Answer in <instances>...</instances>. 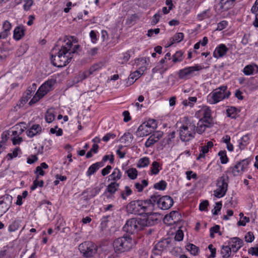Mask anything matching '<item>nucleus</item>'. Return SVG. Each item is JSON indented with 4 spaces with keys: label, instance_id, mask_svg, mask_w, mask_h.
<instances>
[{
    "label": "nucleus",
    "instance_id": "nucleus-1",
    "mask_svg": "<svg viewBox=\"0 0 258 258\" xmlns=\"http://www.w3.org/2000/svg\"><path fill=\"white\" fill-rule=\"evenodd\" d=\"M127 213L142 215L154 211V205L151 203V198L146 200H134L126 206Z\"/></svg>",
    "mask_w": 258,
    "mask_h": 258
},
{
    "label": "nucleus",
    "instance_id": "nucleus-2",
    "mask_svg": "<svg viewBox=\"0 0 258 258\" xmlns=\"http://www.w3.org/2000/svg\"><path fill=\"white\" fill-rule=\"evenodd\" d=\"M196 125L193 121H186L179 128V136L181 141L188 142L193 139L196 135Z\"/></svg>",
    "mask_w": 258,
    "mask_h": 258
},
{
    "label": "nucleus",
    "instance_id": "nucleus-3",
    "mask_svg": "<svg viewBox=\"0 0 258 258\" xmlns=\"http://www.w3.org/2000/svg\"><path fill=\"white\" fill-rule=\"evenodd\" d=\"M133 245L132 238L128 235L123 236L114 240L113 246L116 253H120L130 250Z\"/></svg>",
    "mask_w": 258,
    "mask_h": 258
},
{
    "label": "nucleus",
    "instance_id": "nucleus-4",
    "mask_svg": "<svg viewBox=\"0 0 258 258\" xmlns=\"http://www.w3.org/2000/svg\"><path fill=\"white\" fill-rule=\"evenodd\" d=\"M227 86H222L215 90L208 96V100L210 104H216L220 101L228 98L230 92L227 91Z\"/></svg>",
    "mask_w": 258,
    "mask_h": 258
},
{
    "label": "nucleus",
    "instance_id": "nucleus-5",
    "mask_svg": "<svg viewBox=\"0 0 258 258\" xmlns=\"http://www.w3.org/2000/svg\"><path fill=\"white\" fill-rule=\"evenodd\" d=\"M151 203L154 205V210L156 208V204L162 210H167L170 208L173 204V199L168 196H165L159 198V195H153L151 196Z\"/></svg>",
    "mask_w": 258,
    "mask_h": 258
},
{
    "label": "nucleus",
    "instance_id": "nucleus-6",
    "mask_svg": "<svg viewBox=\"0 0 258 258\" xmlns=\"http://www.w3.org/2000/svg\"><path fill=\"white\" fill-rule=\"evenodd\" d=\"M144 221L141 218H134L128 220L123 227L124 231L134 233L142 230L144 228Z\"/></svg>",
    "mask_w": 258,
    "mask_h": 258
},
{
    "label": "nucleus",
    "instance_id": "nucleus-7",
    "mask_svg": "<svg viewBox=\"0 0 258 258\" xmlns=\"http://www.w3.org/2000/svg\"><path fill=\"white\" fill-rule=\"evenodd\" d=\"M80 250L83 256L86 258L91 257L97 252V246L92 242L85 241L79 246Z\"/></svg>",
    "mask_w": 258,
    "mask_h": 258
},
{
    "label": "nucleus",
    "instance_id": "nucleus-8",
    "mask_svg": "<svg viewBox=\"0 0 258 258\" xmlns=\"http://www.w3.org/2000/svg\"><path fill=\"white\" fill-rule=\"evenodd\" d=\"M217 188L214 191V195L216 198L224 197L227 190L228 183L225 176H221L218 178L217 181Z\"/></svg>",
    "mask_w": 258,
    "mask_h": 258
},
{
    "label": "nucleus",
    "instance_id": "nucleus-9",
    "mask_svg": "<svg viewBox=\"0 0 258 258\" xmlns=\"http://www.w3.org/2000/svg\"><path fill=\"white\" fill-rule=\"evenodd\" d=\"M204 68V66L198 64L192 67L185 68L179 71L178 77L181 79L190 78L194 72L201 71Z\"/></svg>",
    "mask_w": 258,
    "mask_h": 258
},
{
    "label": "nucleus",
    "instance_id": "nucleus-10",
    "mask_svg": "<svg viewBox=\"0 0 258 258\" xmlns=\"http://www.w3.org/2000/svg\"><path fill=\"white\" fill-rule=\"evenodd\" d=\"M58 52L60 61H58V62L60 63V67L62 68L66 66L71 61L72 56H71V52L69 53L68 49L65 46H61Z\"/></svg>",
    "mask_w": 258,
    "mask_h": 258
},
{
    "label": "nucleus",
    "instance_id": "nucleus-11",
    "mask_svg": "<svg viewBox=\"0 0 258 258\" xmlns=\"http://www.w3.org/2000/svg\"><path fill=\"white\" fill-rule=\"evenodd\" d=\"M250 160L248 159H245L238 162L233 168L232 173L234 176H238L241 174L247 168Z\"/></svg>",
    "mask_w": 258,
    "mask_h": 258
},
{
    "label": "nucleus",
    "instance_id": "nucleus-12",
    "mask_svg": "<svg viewBox=\"0 0 258 258\" xmlns=\"http://www.w3.org/2000/svg\"><path fill=\"white\" fill-rule=\"evenodd\" d=\"M153 212L146 214L147 217L146 219H143L145 222L144 224V227L152 226L158 223L160 215L158 213Z\"/></svg>",
    "mask_w": 258,
    "mask_h": 258
},
{
    "label": "nucleus",
    "instance_id": "nucleus-13",
    "mask_svg": "<svg viewBox=\"0 0 258 258\" xmlns=\"http://www.w3.org/2000/svg\"><path fill=\"white\" fill-rule=\"evenodd\" d=\"M180 214L176 211H173L169 215H166L164 219V223L167 225H172L179 219Z\"/></svg>",
    "mask_w": 258,
    "mask_h": 258
},
{
    "label": "nucleus",
    "instance_id": "nucleus-14",
    "mask_svg": "<svg viewBox=\"0 0 258 258\" xmlns=\"http://www.w3.org/2000/svg\"><path fill=\"white\" fill-rule=\"evenodd\" d=\"M162 132H157L151 135L145 144L146 148H149L157 142L163 136Z\"/></svg>",
    "mask_w": 258,
    "mask_h": 258
},
{
    "label": "nucleus",
    "instance_id": "nucleus-15",
    "mask_svg": "<svg viewBox=\"0 0 258 258\" xmlns=\"http://www.w3.org/2000/svg\"><path fill=\"white\" fill-rule=\"evenodd\" d=\"M55 83V80H47L39 87L38 90V93L41 92V94H44V96L45 95L52 89Z\"/></svg>",
    "mask_w": 258,
    "mask_h": 258
},
{
    "label": "nucleus",
    "instance_id": "nucleus-16",
    "mask_svg": "<svg viewBox=\"0 0 258 258\" xmlns=\"http://www.w3.org/2000/svg\"><path fill=\"white\" fill-rule=\"evenodd\" d=\"M12 200V197L9 195H5L0 199V205H2L4 213H6L10 208Z\"/></svg>",
    "mask_w": 258,
    "mask_h": 258
},
{
    "label": "nucleus",
    "instance_id": "nucleus-17",
    "mask_svg": "<svg viewBox=\"0 0 258 258\" xmlns=\"http://www.w3.org/2000/svg\"><path fill=\"white\" fill-rule=\"evenodd\" d=\"M213 123L204 120V119H200L196 126V132H197L199 134L203 133L206 128L207 127H211L213 126Z\"/></svg>",
    "mask_w": 258,
    "mask_h": 258
},
{
    "label": "nucleus",
    "instance_id": "nucleus-18",
    "mask_svg": "<svg viewBox=\"0 0 258 258\" xmlns=\"http://www.w3.org/2000/svg\"><path fill=\"white\" fill-rule=\"evenodd\" d=\"M228 51V48L226 45L221 44L216 48L213 53V56L216 58L222 57L226 54Z\"/></svg>",
    "mask_w": 258,
    "mask_h": 258
},
{
    "label": "nucleus",
    "instance_id": "nucleus-19",
    "mask_svg": "<svg viewBox=\"0 0 258 258\" xmlns=\"http://www.w3.org/2000/svg\"><path fill=\"white\" fill-rule=\"evenodd\" d=\"M231 245L229 246L234 253L236 252L242 246L243 241L238 237H233L230 242Z\"/></svg>",
    "mask_w": 258,
    "mask_h": 258
},
{
    "label": "nucleus",
    "instance_id": "nucleus-20",
    "mask_svg": "<svg viewBox=\"0 0 258 258\" xmlns=\"http://www.w3.org/2000/svg\"><path fill=\"white\" fill-rule=\"evenodd\" d=\"M25 29L22 25L17 26L14 30L13 38L15 40L18 41L25 35Z\"/></svg>",
    "mask_w": 258,
    "mask_h": 258
},
{
    "label": "nucleus",
    "instance_id": "nucleus-21",
    "mask_svg": "<svg viewBox=\"0 0 258 258\" xmlns=\"http://www.w3.org/2000/svg\"><path fill=\"white\" fill-rule=\"evenodd\" d=\"M243 73L245 75L250 76L254 73H258V66L255 63H251L246 66L243 70Z\"/></svg>",
    "mask_w": 258,
    "mask_h": 258
},
{
    "label": "nucleus",
    "instance_id": "nucleus-22",
    "mask_svg": "<svg viewBox=\"0 0 258 258\" xmlns=\"http://www.w3.org/2000/svg\"><path fill=\"white\" fill-rule=\"evenodd\" d=\"M154 131H151L145 124L142 123L137 130V134L140 137H144L149 135Z\"/></svg>",
    "mask_w": 258,
    "mask_h": 258
},
{
    "label": "nucleus",
    "instance_id": "nucleus-23",
    "mask_svg": "<svg viewBox=\"0 0 258 258\" xmlns=\"http://www.w3.org/2000/svg\"><path fill=\"white\" fill-rule=\"evenodd\" d=\"M42 128L39 124L33 125L29 130L26 131L27 135L32 138L41 132Z\"/></svg>",
    "mask_w": 258,
    "mask_h": 258
},
{
    "label": "nucleus",
    "instance_id": "nucleus-24",
    "mask_svg": "<svg viewBox=\"0 0 258 258\" xmlns=\"http://www.w3.org/2000/svg\"><path fill=\"white\" fill-rule=\"evenodd\" d=\"M235 0H221L219 4L221 12L227 11L233 6Z\"/></svg>",
    "mask_w": 258,
    "mask_h": 258
},
{
    "label": "nucleus",
    "instance_id": "nucleus-25",
    "mask_svg": "<svg viewBox=\"0 0 258 258\" xmlns=\"http://www.w3.org/2000/svg\"><path fill=\"white\" fill-rule=\"evenodd\" d=\"M103 166L104 164L102 162H98L93 164L89 167L88 170L86 172L87 175L88 176H91L92 174H94L98 169H99V168Z\"/></svg>",
    "mask_w": 258,
    "mask_h": 258
},
{
    "label": "nucleus",
    "instance_id": "nucleus-26",
    "mask_svg": "<svg viewBox=\"0 0 258 258\" xmlns=\"http://www.w3.org/2000/svg\"><path fill=\"white\" fill-rule=\"evenodd\" d=\"M119 186V183L116 181H112L108 185L105 192H108L110 195H113L117 190Z\"/></svg>",
    "mask_w": 258,
    "mask_h": 258
},
{
    "label": "nucleus",
    "instance_id": "nucleus-27",
    "mask_svg": "<svg viewBox=\"0 0 258 258\" xmlns=\"http://www.w3.org/2000/svg\"><path fill=\"white\" fill-rule=\"evenodd\" d=\"M203 116L201 119H204V120L213 123V119L211 117V110L208 107H206L203 109Z\"/></svg>",
    "mask_w": 258,
    "mask_h": 258
},
{
    "label": "nucleus",
    "instance_id": "nucleus-28",
    "mask_svg": "<svg viewBox=\"0 0 258 258\" xmlns=\"http://www.w3.org/2000/svg\"><path fill=\"white\" fill-rule=\"evenodd\" d=\"M109 179L113 181H116L120 179L121 177V173L119 169L116 168L114 169L113 172L109 176Z\"/></svg>",
    "mask_w": 258,
    "mask_h": 258
},
{
    "label": "nucleus",
    "instance_id": "nucleus-29",
    "mask_svg": "<svg viewBox=\"0 0 258 258\" xmlns=\"http://www.w3.org/2000/svg\"><path fill=\"white\" fill-rule=\"evenodd\" d=\"M213 143L212 141L208 142V143H207V145L202 147L201 152L202 153L199 155L197 159H199L200 158L205 157V154L208 153L209 149L213 147Z\"/></svg>",
    "mask_w": 258,
    "mask_h": 258
},
{
    "label": "nucleus",
    "instance_id": "nucleus-30",
    "mask_svg": "<svg viewBox=\"0 0 258 258\" xmlns=\"http://www.w3.org/2000/svg\"><path fill=\"white\" fill-rule=\"evenodd\" d=\"M11 28L12 25L9 21L6 20L4 22L3 25V28L4 31L2 32L4 34V38H6L8 36Z\"/></svg>",
    "mask_w": 258,
    "mask_h": 258
},
{
    "label": "nucleus",
    "instance_id": "nucleus-31",
    "mask_svg": "<svg viewBox=\"0 0 258 258\" xmlns=\"http://www.w3.org/2000/svg\"><path fill=\"white\" fill-rule=\"evenodd\" d=\"M232 251L229 246H222L221 249V254L222 257L228 258L230 257Z\"/></svg>",
    "mask_w": 258,
    "mask_h": 258
},
{
    "label": "nucleus",
    "instance_id": "nucleus-32",
    "mask_svg": "<svg viewBox=\"0 0 258 258\" xmlns=\"http://www.w3.org/2000/svg\"><path fill=\"white\" fill-rule=\"evenodd\" d=\"M186 249L193 255H198L199 251V247L191 243L187 244L186 246Z\"/></svg>",
    "mask_w": 258,
    "mask_h": 258
},
{
    "label": "nucleus",
    "instance_id": "nucleus-33",
    "mask_svg": "<svg viewBox=\"0 0 258 258\" xmlns=\"http://www.w3.org/2000/svg\"><path fill=\"white\" fill-rule=\"evenodd\" d=\"M149 164V158L148 157H145L139 159L137 166L138 168H143L148 166Z\"/></svg>",
    "mask_w": 258,
    "mask_h": 258
},
{
    "label": "nucleus",
    "instance_id": "nucleus-34",
    "mask_svg": "<svg viewBox=\"0 0 258 258\" xmlns=\"http://www.w3.org/2000/svg\"><path fill=\"white\" fill-rule=\"evenodd\" d=\"M183 53L181 51H176L172 56V61L175 63L178 62H181L183 60Z\"/></svg>",
    "mask_w": 258,
    "mask_h": 258
},
{
    "label": "nucleus",
    "instance_id": "nucleus-35",
    "mask_svg": "<svg viewBox=\"0 0 258 258\" xmlns=\"http://www.w3.org/2000/svg\"><path fill=\"white\" fill-rule=\"evenodd\" d=\"M128 177L132 180L137 178L138 176V170L134 168H131L126 171Z\"/></svg>",
    "mask_w": 258,
    "mask_h": 258
},
{
    "label": "nucleus",
    "instance_id": "nucleus-36",
    "mask_svg": "<svg viewBox=\"0 0 258 258\" xmlns=\"http://www.w3.org/2000/svg\"><path fill=\"white\" fill-rule=\"evenodd\" d=\"M151 131L156 130L157 127V121L154 119H150L147 121L144 122Z\"/></svg>",
    "mask_w": 258,
    "mask_h": 258
},
{
    "label": "nucleus",
    "instance_id": "nucleus-37",
    "mask_svg": "<svg viewBox=\"0 0 258 258\" xmlns=\"http://www.w3.org/2000/svg\"><path fill=\"white\" fill-rule=\"evenodd\" d=\"M212 14L209 9L206 10L198 15L197 17L199 20L202 21L204 19L209 18L211 17Z\"/></svg>",
    "mask_w": 258,
    "mask_h": 258
},
{
    "label": "nucleus",
    "instance_id": "nucleus-38",
    "mask_svg": "<svg viewBox=\"0 0 258 258\" xmlns=\"http://www.w3.org/2000/svg\"><path fill=\"white\" fill-rule=\"evenodd\" d=\"M237 109L236 107L231 106L227 109V116L231 118H235L237 114Z\"/></svg>",
    "mask_w": 258,
    "mask_h": 258
},
{
    "label": "nucleus",
    "instance_id": "nucleus-39",
    "mask_svg": "<svg viewBox=\"0 0 258 258\" xmlns=\"http://www.w3.org/2000/svg\"><path fill=\"white\" fill-rule=\"evenodd\" d=\"M183 33L181 32L176 33L173 37L170 38L171 44H173L175 42H180L183 40Z\"/></svg>",
    "mask_w": 258,
    "mask_h": 258
},
{
    "label": "nucleus",
    "instance_id": "nucleus-40",
    "mask_svg": "<svg viewBox=\"0 0 258 258\" xmlns=\"http://www.w3.org/2000/svg\"><path fill=\"white\" fill-rule=\"evenodd\" d=\"M51 61L52 64L54 66H55V67H57L58 68H61L60 63L58 62V61H60L58 52L57 53V54L56 55H54L53 54H51Z\"/></svg>",
    "mask_w": 258,
    "mask_h": 258
},
{
    "label": "nucleus",
    "instance_id": "nucleus-41",
    "mask_svg": "<svg viewBox=\"0 0 258 258\" xmlns=\"http://www.w3.org/2000/svg\"><path fill=\"white\" fill-rule=\"evenodd\" d=\"M132 192L133 191L131 188L128 186H125L124 190L120 192V197L123 200H126V197L132 195Z\"/></svg>",
    "mask_w": 258,
    "mask_h": 258
},
{
    "label": "nucleus",
    "instance_id": "nucleus-42",
    "mask_svg": "<svg viewBox=\"0 0 258 258\" xmlns=\"http://www.w3.org/2000/svg\"><path fill=\"white\" fill-rule=\"evenodd\" d=\"M159 167H160V165H159V163L157 161H154L152 163L151 167V174H155V175L157 174L160 171V169L159 168Z\"/></svg>",
    "mask_w": 258,
    "mask_h": 258
},
{
    "label": "nucleus",
    "instance_id": "nucleus-43",
    "mask_svg": "<svg viewBox=\"0 0 258 258\" xmlns=\"http://www.w3.org/2000/svg\"><path fill=\"white\" fill-rule=\"evenodd\" d=\"M20 226L19 220H15L9 226L8 230L9 232H14L17 230Z\"/></svg>",
    "mask_w": 258,
    "mask_h": 258
},
{
    "label": "nucleus",
    "instance_id": "nucleus-44",
    "mask_svg": "<svg viewBox=\"0 0 258 258\" xmlns=\"http://www.w3.org/2000/svg\"><path fill=\"white\" fill-rule=\"evenodd\" d=\"M218 155L220 156V161L222 164H226L228 161V158L226 155V151H220L218 153Z\"/></svg>",
    "mask_w": 258,
    "mask_h": 258
},
{
    "label": "nucleus",
    "instance_id": "nucleus-45",
    "mask_svg": "<svg viewBox=\"0 0 258 258\" xmlns=\"http://www.w3.org/2000/svg\"><path fill=\"white\" fill-rule=\"evenodd\" d=\"M167 186V183L164 180H161L154 185V188L161 190H164Z\"/></svg>",
    "mask_w": 258,
    "mask_h": 258
},
{
    "label": "nucleus",
    "instance_id": "nucleus-46",
    "mask_svg": "<svg viewBox=\"0 0 258 258\" xmlns=\"http://www.w3.org/2000/svg\"><path fill=\"white\" fill-rule=\"evenodd\" d=\"M133 139V136L130 133H125L121 138L122 142H131Z\"/></svg>",
    "mask_w": 258,
    "mask_h": 258
},
{
    "label": "nucleus",
    "instance_id": "nucleus-47",
    "mask_svg": "<svg viewBox=\"0 0 258 258\" xmlns=\"http://www.w3.org/2000/svg\"><path fill=\"white\" fill-rule=\"evenodd\" d=\"M44 96V94H41V92L38 93V91L36 92L35 96L30 100L29 104L32 105L38 102L41 98Z\"/></svg>",
    "mask_w": 258,
    "mask_h": 258
},
{
    "label": "nucleus",
    "instance_id": "nucleus-48",
    "mask_svg": "<svg viewBox=\"0 0 258 258\" xmlns=\"http://www.w3.org/2000/svg\"><path fill=\"white\" fill-rule=\"evenodd\" d=\"M87 77V76L86 72L80 73L77 77L74 78V82L76 83H77L86 79Z\"/></svg>",
    "mask_w": 258,
    "mask_h": 258
},
{
    "label": "nucleus",
    "instance_id": "nucleus-49",
    "mask_svg": "<svg viewBox=\"0 0 258 258\" xmlns=\"http://www.w3.org/2000/svg\"><path fill=\"white\" fill-rule=\"evenodd\" d=\"M131 57L129 51H127L123 54V56L120 57L119 60V63L120 64H124L129 60Z\"/></svg>",
    "mask_w": 258,
    "mask_h": 258
},
{
    "label": "nucleus",
    "instance_id": "nucleus-50",
    "mask_svg": "<svg viewBox=\"0 0 258 258\" xmlns=\"http://www.w3.org/2000/svg\"><path fill=\"white\" fill-rule=\"evenodd\" d=\"M54 118L55 115L54 114L49 110L47 111L45 116L46 121L48 123H51L54 120Z\"/></svg>",
    "mask_w": 258,
    "mask_h": 258
},
{
    "label": "nucleus",
    "instance_id": "nucleus-51",
    "mask_svg": "<svg viewBox=\"0 0 258 258\" xmlns=\"http://www.w3.org/2000/svg\"><path fill=\"white\" fill-rule=\"evenodd\" d=\"M162 14L159 12L155 14L153 17V19L151 21V25L154 26L159 21L160 18L161 17Z\"/></svg>",
    "mask_w": 258,
    "mask_h": 258
},
{
    "label": "nucleus",
    "instance_id": "nucleus-52",
    "mask_svg": "<svg viewBox=\"0 0 258 258\" xmlns=\"http://www.w3.org/2000/svg\"><path fill=\"white\" fill-rule=\"evenodd\" d=\"M183 233L182 230H178L176 233V235L175 236V240L178 241H180L183 239Z\"/></svg>",
    "mask_w": 258,
    "mask_h": 258
},
{
    "label": "nucleus",
    "instance_id": "nucleus-53",
    "mask_svg": "<svg viewBox=\"0 0 258 258\" xmlns=\"http://www.w3.org/2000/svg\"><path fill=\"white\" fill-rule=\"evenodd\" d=\"M209 205L208 201L205 200L200 203L199 206V210L201 211H205L207 210V207Z\"/></svg>",
    "mask_w": 258,
    "mask_h": 258
},
{
    "label": "nucleus",
    "instance_id": "nucleus-54",
    "mask_svg": "<svg viewBox=\"0 0 258 258\" xmlns=\"http://www.w3.org/2000/svg\"><path fill=\"white\" fill-rule=\"evenodd\" d=\"M254 238L253 233L251 232H248L245 236V241L247 242H251Z\"/></svg>",
    "mask_w": 258,
    "mask_h": 258
},
{
    "label": "nucleus",
    "instance_id": "nucleus-55",
    "mask_svg": "<svg viewBox=\"0 0 258 258\" xmlns=\"http://www.w3.org/2000/svg\"><path fill=\"white\" fill-rule=\"evenodd\" d=\"M25 3L23 6L24 9L25 11H28L30 7L32 6L33 4V0H25Z\"/></svg>",
    "mask_w": 258,
    "mask_h": 258
},
{
    "label": "nucleus",
    "instance_id": "nucleus-56",
    "mask_svg": "<svg viewBox=\"0 0 258 258\" xmlns=\"http://www.w3.org/2000/svg\"><path fill=\"white\" fill-rule=\"evenodd\" d=\"M248 252L252 255L258 256V247H252L248 249Z\"/></svg>",
    "mask_w": 258,
    "mask_h": 258
},
{
    "label": "nucleus",
    "instance_id": "nucleus-57",
    "mask_svg": "<svg viewBox=\"0 0 258 258\" xmlns=\"http://www.w3.org/2000/svg\"><path fill=\"white\" fill-rule=\"evenodd\" d=\"M228 25V22L226 21H222L218 24L217 30H222L225 29Z\"/></svg>",
    "mask_w": 258,
    "mask_h": 258
},
{
    "label": "nucleus",
    "instance_id": "nucleus-58",
    "mask_svg": "<svg viewBox=\"0 0 258 258\" xmlns=\"http://www.w3.org/2000/svg\"><path fill=\"white\" fill-rule=\"evenodd\" d=\"M217 207H215L214 209L212 210V213L213 215H216L218 214V212L221 209L222 207V203L221 202H218L216 203Z\"/></svg>",
    "mask_w": 258,
    "mask_h": 258
},
{
    "label": "nucleus",
    "instance_id": "nucleus-59",
    "mask_svg": "<svg viewBox=\"0 0 258 258\" xmlns=\"http://www.w3.org/2000/svg\"><path fill=\"white\" fill-rule=\"evenodd\" d=\"M33 90H30V88H28L26 92V96H23L22 99L24 102L28 101V99L30 98L31 96V93Z\"/></svg>",
    "mask_w": 258,
    "mask_h": 258
},
{
    "label": "nucleus",
    "instance_id": "nucleus-60",
    "mask_svg": "<svg viewBox=\"0 0 258 258\" xmlns=\"http://www.w3.org/2000/svg\"><path fill=\"white\" fill-rule=\"evenodd\" d=\"M130 75V78H133L134 80L136 81L141 77V74L140 73V71H136L134 72L131 73Z\"/></svg>",
    "mask_w": 258,
    "mask_h": 258
},
{
    "label": "nucleus",
    "instance_id": "nucleus-61",
    "mask_svg": "<svg viewBox=\"0 0 258 258\" xmlns=\"http://www.w3.org/2000/svg\"><path fill=\"white\" fill-rule=\"evenodd\" d=\"M115 137V135L112 133H108L105 136H104L102 140L104 142L108 141L110 139H114Z\"/></svg>",
    "mask_w": 258,
    "mask_h": 258
},
{
    "label": "nucleus",
    "instance_id": "nucleus-62",
    "mask_svg": "<svg viewBox=\"0 0 258 258\" xmlns=\"http://www.w3.org/2000/svg\"><path fill=\"white\" fill-rule=\"evenodd\" d=\"M111 169L112 167L110 165H107L105 168H103L101 170L102 175L103 176L107 175L110 172Z\"/></svg>",
    "mask_w": 258,
    "mask_h": 258
},
{
    "label": "nucleus",
    "instance_id": "nucleus-63",
    "mask_svg": "<svg viewBox=\"0 0 258 258\" xmlns=\"http://www.w3.org/2000/svg\"><path fill=\"white\" fill-rule=\"evenodd\" d=\"M186 177L188 180H190L191 178L196 179L197 175L196 173H194L191 171H188L186 172Z\"/></svg>",
    "mask_w": 258,
    "mask_h": 258
},
{
    "label": "nucleus",
    "instance_id": "nucleus-64",
    "mask_svg": "<svg viewBox=\"0 0 258 258\" xmlns=\"http://www.w3.org/2000/svg\"><path fill=\"white\" fill-rule=\"evenodd\" d=\"M249 222V218L247 217H244L243 220H240L238 222V226H244L246 225V223H248Z\"/></svg>",
    "mask_w": 258,
    "mask_h": 258
}]
</instances>
